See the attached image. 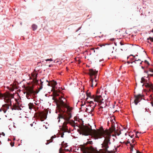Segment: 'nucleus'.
Wrapping results in <instances>:
<instances>
[{"label": "nucleus", "mask_w": 153, "mask_h": 153, "mask_svg": "<svg viewBox=\"0 0 153 153\" xmlns=\"http://www.w3.org/2000/svg\"><path fill=\"white\" fill-rule=\"evenodd\" d=\"M28 106H29V108L31 110L33 106V105L32 103H30L28 104Z\"/></svg>", "instance_id": "nucleus-22"}, {"label": "nucleus", "mask_w": 153, "mask_h": 153, "mask_svg": "<svg viewBox=\"0 0 153 153\" xmlns=\"http://www.w3.org/2000/svg\"><path fill=\"white\" fill-rule=\"evenodd\" d=\"M117 135H118V136H119V135H120V134H119L117 133Z\"/></svg>", "instance_id": "nucleus-45"}, {"label": "nucleus", "mask_w": 153, "mask_h": 153, "mask_svg": "<svg viewBox=\"0 0 153 153\" xmlns=\"http://www.w3.org/2000/svg\"><path fill=\"white\" fill-rule=\"evenodd\" d=\"M19 102L17 101H16V104H15L13 106V108L11 107V108H12V109L13 110H19L20 108V107L19 106Z\"/></svg>", "instance_id": "nucleus-13"}, {"label": "nucleus", "mask_w": 153, "mask_h": 153, "mask_svg": "<svg viewBox=\"0 0 153 153\" xmlns=\"http://www.w3.org/2000/svg\"><path fill=\"white\" fill-rule=\"evenodd\" d=\"M151 104H152V106L153 107V103L152 102H151Z\"/></svg>", "instance_id": "nucleus-41"}, {"label": "nucleus", "mask_w": 153, "mask_h": 153, "mask_svg": "<svg viewBox=\"0 0 153 153\" xmlns=\"http://www.w3.org/2000/svg\"><path fill=\"white\" fill-rule=\"evenodd\" d=\"M57 84L56 82L54 80H52L49 82L48 85L54 88Z\"/></svg>", "instance_id": "nucleus-14"}, {"label": "nucleus", "mask_w": 153, "mask_h": 153, "mask_svg": "<svg viewBox=\"0 0 153 153\" xmlns=\"http://www.w3.org/2000/svg\"><path fill=\"white\" fill-rule=\"evenodd\" d=\"M62 145L63 147H66L67 146V143H64V141H63L62 143Z\"/></svg>", "instance_id": "nucleus-24"}, {"label": "nucleus", "mask_w": 153, "mask_h": 153, "mask_svg": "<svg viewBox=\"0 0 153 153\" xmlns=\"http://www.w3.org/2000/svg\"><path fill=\"white\" fill-rule=\"evenodd\" d=\"M32 28L33 30L34 31L37 29V26L35 24H33L32 25Z\"/></svg>", "instance_id": "nucleus-20"}, {"label": "nucleus", "mask_w": 153, "mask_h": 153, "mask_svg": "<svg viewBox=\"0 0 153 153\" xmlns=\"http://www.w3.org/2000/svg\"><path fill=\"white\" fill-rule=\"evenodd\" d=\"M144 62L145 64V66H146V67H147L149 65V63L146 60H145L144 61Z\"/></svg>", "instance_id": "nucleus-21"}, {"label": "nucleus", "mask_w": 153, "mask_h": 153, "mask_svg": "<svg viewBox=\"0 0 153 153\" xmlns=\"http://www.w3.org/2000/svg\"><path fill=\"white\" fill-rule=\"evenodd\" d=\"M81 134L83 135L88 136L92 135L95 139L101 138L102 137L104 138L102 147L105 152H108L109 145L111 144L110 139L111 137V133L113 132L115 128L114 127L109 128V130H104L102 126L100 129L95 130L92 129L91 128L88 127L87 126L83 125L79 127Z\"/></svg>", "instance_id": "nucleus-1"}, {"label": "nucleus", "mask_w": 153, "mask_h": 153, "mask_svg": "<svg viewBox=\"0 0 153 153\" xmlns=\"http://www.w3.org/2000/svg\"><path fill=\"white\" fill-rule=\"evenodd\" d=\"M153 76V74L151 75V76Z\"/></svg>", "instance_id": "nucleus-52"}, {"label": "nucleus", "mask_w": 153, "mask_h": 153, "mask_svg": "<svg viewBox=\"0 0 153 153\" xmlns=\"http://www.w3.org/2000/svg\"><path fill=\"white\" fill-rule=\"evenodd\" d=\"M101 107H102V108H103V107L102 106H101Z\"/></svg>", "instance_id": "nucleus-51"}, {"label": "nucleus", "mask_w": 153, "mask_h": 153, "mask_svg": "<svg viewBox=\"0 0 153 153\" xmlns=\"http://www.w3.org/2000/svg\"><path fill=\"white\" fill-rule=\"evenodd\" d=\"M40 85L39 86V90H41V89H42V85H43V82L40 79Z\"/></svg>", "instance_id": "nucleus-23"}, {"label": "nucleus", "mask_w": 153, "mask_h": 153, "mask_svg": "<svg viewBox=\"0 0 153 153\" xmlns=\"http://www.w3.org/2000/svg\"><path fill=\"white\" fill-rule=\"evenodd\" d=\"M81 28V27H79L78 28V29L76 30V31H77L78 30H79V29H80Z\"/></svg>", "instance_id": "nucleus-38"}, {"label": "nucleus", "mask_w": 153, "mask_h": 153, "mask_svg": "<svg viewBox=\"0 0 153 153\" xmlns=\"http://www.w3.org/2000/svg\"><path fill=\"white\" fill-rule=\"evenodd\" d=\"M152 32H153V30L152 31Z\"/></svg>", "instance_id": "nucleus-48"}, {"label": "nucleus", "mask_w": 153, "mask_h": 153, "mask_svg": "<svg viewBox=\"0 0 153 153\" xmlns=\"http://www.w3.org/2000/svg\"><path fill=\"white\" fill-rule=\"evenodd\" d=\"M147 40H150L152 42H153V38H152L151 37H149V38L147 39Z\"/></svg>", "instance_id": "nucleus-27"}, {"label": "nucleus", "mask_w": 153, "mask_h": 153, "mask_svg": "<svg viewBox=\"0 0 153 153\" xmlns=\"http://www.w3.org/2000/svg\"><path fill=\"white\" fill-rule=\"evenodd\" d=\"M62 98H63L64 100H65V98L62 97H59V99L56 98L55 97H53V99L56 103H58L62 107L66 108L67 109V111L66 112H63L62 114H59L58 118L59 119L62 118L64 119L66 122L68 123L73 127H75V122L73 120L70 121L69 120L71 117V114L70 112L72 110V108H71L68 106L62 100Z\"/></svg>", "instance_id": "nucleus-2"}, {"label": "nucleus", "mask_w": 153, "mask_h": 153, "mask_svg": "<svg viewBox=\"0 0 153 153\" xmlns=\"http://www.w3.org/2000/svg\"><path fill=\"white\" fill-rule=\"evenodd\" d=\"M55 95H56V96H58V95H57V94H55Z\"/></svg>", "instance_id": "nucleus-46"}, {"label": "nucleus", "mask_w": 153, "mask_h": 153, "mask_svg": "<svg viewBox=\"0 0 153 153\" xmlns=\"http://www.w3.org/2000/svg\"><path fill=\"white\" fill-rule=\"evenodd\" d=\"M10 145L11 146L13 147V146H14V143H12V142H11L10 143Z\"/></svg>", "instance_id": "nucleus-32"}, {"label": "nucleus", "mask_w": 153, "mask_h": 153, "mask_svg": "<svg viewBox=\"0 0 153 153\" xmlns=\"http://www.w3.org/2000/svg\"><path fill=\"white\" fill-rule=\"evenodd\" d=\"M86 94L87 97H89L93 99L95 102H97L101 104L103 102L102 101L103 100V99L101 95H93L92 96L91 94V93L90 92H88V91L86 92ZM86 99L87 100L88 97Z\"/></svg>", "instance_id": "nucleus-5"}, {"label": "nucleus", "mask_w": 153, "mask_h": 153, "mask_svg": "<svg viewBox=\"0 0 153 153\" xmlns=\"http://www.w3.org/2000/svg\"><path fill=\"white\" fill-rule=\"evenodd\" d=\"M150 97H151V99L152 100V101H153V97L152 96V95H150Z\"/></svg>", "instance_id": "nucleus-34"}, {"label": "nucleus", "mask_w": 153, "mask_h": 153, "mask_svg": "<svg viewBox=\"0 0 153 153\" xmlns=\"http://www.w3.org/2000/svg\"><path fill=\"white\" fill-rule=\"evenodd\" d=\"M3 134H4L3 135H4H4H5V134H4V133H3Z\"/></svg>", "instance_id": "nucleus-50"}, {"label": "nucleus", "mask_w": 153, "mask_h": 153, "mask_svg": "<svg viewBox=\"0 0 153 153\" xmlns=\"http://www.w3.org/2000/svg\"><path fill=\"white\" fill-rule=\"evenodd\" d=\"M64 132H63L61 134V137H64Z\"/></svg>", "instance_id": "nucleus-33"}, {"label": "nucleus", "mask_w": 153, "mask_h": 153, "mask_svg": "<svg viewBox=\"0 0 153 153\" xmlns=\"http://www.w3.org/2000/svg\"><path fill=\"white\" fill-rule=\"evenodd\" d=\"M4 97V96L3 95V94L0 93V98H2Z\"/></svg>", "instance_id": "nucleus-30"}, {"label": "nucleus", "mask_w": 153, "mask_h": 153, "mask_svg": "<svg viewBox=\"0 0 153 153\" xmlns=\"http://www.w3.org/2000/svg\"><path fill=\"white\" fill-rule=\"evenodd\" d=\"M136 137L137 138H139V137L137 135V134L136 135Z\"/></svg>", "instance_id": "nucleus-42"}, {"label": "nucleus", "mask_w": 153, "mask_h": 153, "mask_svg": "<svg viewBox=\"0 0 153 153\" xmlns=\"http://www.w3.org/2000/svg\"><path fill=\"white\" fill-rule=\"evenodd\" d=\"M118 54V53L115 51L114 52L112 51V53L111 55V56H113L116 58V56Z\"/></svg>", "instance_id": "nucleus-18"}, {"label": "nucleus", "mask_w": 153, "mask_h": 153, "mask_svg": "<svg viewBox=\"0 0 153 153\" xmlns=\"http://www.w3.org/2000/svg\"><path fill=\"white\" fill-rule=\"evenodd\" d=\"M114 44L116 46H117V43L116 42H114Z\"/></svg>", "instance_id": "nucleus-40"}, {"label": "nucleus", "mask_w": 153, "mask_h": 153, "mask_svg": "<svg viewBox=\"0 0 153 153\" xmlns=\"http://www.w3.org/2000/svg\"><path fill=\"white\" fill-rule=\"evenodd\" d=\"M98 71L94 70L92 69L89 70L88 74L90 77V83L91 87H95L97 85V82L99 78L97 76Z\"/></svg>", "instance_id": "nucleus-3"}, {"label": "nucleus", "mask_w": 153, "mask_h": 153, "mask_svg": "<svg viewBox=\"0 0 153 153\" xmlns=\"http://www.w3.org/2000/svg\"><path fill=\"white\" fill-rule=\"evenodd\" d=\"M46 82H48V83L49 82H49L48 80H46Z\"/></svg>", "instance_id": "nucleus-44"}, {"label": "nucleus", "mask_w": 153, "mask_h": 153, "mask_svg": "<svg viewBox=\"0 0 153 153\" xmlns=\"http://www.w3.org/2000/svg\"><path fill=\"white\" fill-rule=\"evenodd\" d=\"M130 145L131 146V147L130 148L131 151H133V148L134 147V146L135 145V144H131V143L130 144Z\"/></svg>", "instance_id": "nucleus-25"}, {"label": "nucleus", "mask_w": 153, "mask_h": 153, "mask_svg": "<svg viewBox=\"0 0 153 153\" xmlns=\"http://www.w3.org/2000/svg\"><path fill=\"white\" fill-rule=\"evenodd\" d=\"M97 94H99V92L98 91H97Z\"/></svg>", "instance_id": "nucleus-43"}, {"label": "nucleus", "mask_w": 153, "mask_h": 153, "mask_svg": "<svg viewBox=\"0 0 153 153\" xmlns=\"http://www.w3.org/2000/svg\"><path fill=\"white\" fill-rule=\"evenodd\" d=\"M130 142L128 141L127 142V143H126V144H127L128 143H130Z\"/></svg>", "instance_id": "nucleus-36"}, {"label": "nucleus", "mask_w": 153, "mask_h": 153, "mask_svg": "<svg viewBox=\"0 0 153 153\" xmlns=\"http://www.w3.org/2000/svg\"><path fill=\"white\" fill-rule=\"evenodd\" d=\"M96 105H97L96 103H95V104L93 106V107H92L91 110V111H93L94 110V108L96 106Z\"/></svg>", "instance_id": "nucleus-26"}, {"label": "nucleus", "mask_w": 153, "mask_h": 153, "mask_svg": "<svg viewBox=\"0 0 153 153\" xmlns=\"http://www.w3.org/2000/svg\"><path fill=\"white\" fill-rule=\"evenodd\" d=\"M145 67H146L145 66L144 67V66H141V68L143 69H144V68H145Z\"/></svg>", "instance_id": "nucleus-35"}, {"label": "nucleus", "mask_w": 153, "mask_h": 153, "mask_svg": "<svg viewBox=\"0 0 153 153\" xmlns=\"http://www.w3.org/2000/svg\"><path fill=\"white\" fill-rule=\"evenodd\" d=\"M56 136L55 135H54V136H52L51 138L49 140H47V142L45 143L46 145H48L50 143L52 142L53 141V139L56 137Z\"/></svg>", "instance_id": "nucleus-16"}, {"label": "nucleus", "mask_w": 153, "mask_h": 153, "mask_svg": "<svg viewBox=\"0 0 153 153\" xmlns=\"http://www.w3.org/2000/svg\"><path fill=\"white\" fill-rule=\"evenodd\" d=\"M144 96V95L141 94H139L137 95H134L135 98L134 102L136 105H137L138 102H139L142 99V97Z\"/></svg>", "instance_id": "nucleus-8"}, {"label": "nucleus", "mask_w": 153, "mask_h": 153, "mask_svg": "<svg viewBox=\"0 0 153 153\" xmlns=\"http://www.w3.org/2000/svg\"><path fill=\"white\" fill-rule=\"evenodd\" d=\"M65 150V151L68 152L69 151V150L68 149H63L62 148H61L59 149V153H64V151Z\"/></svg>", "instance_id": "nucleus-19"}, {"label": "nucleus", "mask_w": 153, "mask_h": 153, "mask_svg": "<svg viewBox=\"0 0 153 153\" xmlns=\"http://www.w3.org/2000/svg\"><path fill=\"white\" fill-rule=\"evenodd\" d=\"M9 106L7 104H5L3 105L2 108L0 109V111L1 112L2 111H4V113H5L7 110L9 109Z\"/></svg>", "instance_id": "nucleus-9"}, {"label": "nucleus", "mask_w": 153, "mask_h": 153, "mask_svg": "<svg viewBox=\"0 0 153 153\" xmlns=\"http://www.w3.org/2000/svg\"><path fill=\"white\" fill-rule=\"evenodd\" d=\"M39 117H40V120L42 121L44 120L43 119H46L47 118V114L44 112H41L39 114Z\"/></svg>", "instance_id": "nucleus-11"}, {"label": "nucleus", "mask_w": 153, "mask_h": 153, "mask_svg": "<svg viewBox=\"0 0 153 153\" xmlns=\"http://www.w3.org/2000/svg\"><path fill=\"white\" fill-rule=\"evenodd\" d=\"M92 141H88L87 142L88 144H92Z\"/></svg>", "instance_id": "nucleus-31"}, {"label": "nucleus", "mask_w": 153, "mask_h": 153, "mask_svg": "<svg viewBox=\"0 0 153 153\" xmlns=\"http://www.w3.org/2000/svg\"><path fill=\"white\" fill-rule=\"evenodd\" d=\"M149 81L145 79L144 77L142 78L141 81V82L143 83V86L144 85L147 88L149 89V90L150 91H153V84L150 83L148 82Z\"/></svg>", "instance_id": "nucleus-7"}, {"label": "nucleus", "mask_w": 153, "mask_h": 153, "mask_svg": "<svg viewBox=\"0 0 153 153\" xmlns=\"http://www.w3.org/2000/svg\"><path fill=\"white\" fill-rule=\"evenodd\" d=\"M143 62V61H141V60L140 59H138L137 60H135L134 61H133L132 63H134L137 64H142V62Z\"/></svg>", "instance_id": "nucleus-17"}, {"label": "nucleus", "mask_w": 153, "mask_h": 153, "mask_svg": "<svg viewBox=\"0 0 153 153\" xmlns=\"http://www.w3.org/2000/svg\"><path fill=\"white\" fill-rule=\"evenodd\" d=\"M32 76L33 78V80L35 81V83H37L38 81L37 79V74L36 73H33L32 74Z\"/></svg>", "instance_id": "nucleus-15"}, {"label": "nucleus", "mask_w": 153, "mask_h": 153, "mask_svg": "<svg viewBox=\"0 0 153 153\" xmlns=\"http://www.w3.org/2000/svg\"><path fill=\"white\" fill-rule=\"evenodd\" d=\"M89 103L91 105V106H92L93 105H92V104H94L93 102L92 101H90L89 102Z\"/></svg>", "instance_id": "nucleus-29"}, {"label": "nucleus", "mask_w": 153, "mask_h": 153, "mask_svg": "<svg viewBox=\"0 0 153 153\" xmlns=\"http://www.w3.org/2000/svg\"><path fill=\"white\" fill-rule=\"evenodd\" d=\"M68 124V123L64 122L63 123V125L61 128L62 131L64 132H67L68 131V129L67 125Z\"/></svg>", "instance_id": "nucleus-10"}, {"label": "nucleus", "mask_w": 153, "mask_h": 153, "mask_svg": "<svg viewBox=\"0 0 153 153\" xmlns=\"http://www.w3.org/2000/svg\"><path fill=\"white\" fill-rule=\"evenodd\" d=\"M46 61H53V59H47L45 60Z\"/></svg>", "instance_id": "nucleus-28"}, {"label": "nucleus", "mask_w": 153, "mask_h": 153, "mask_svg": "<svg viewBox=\"0 0 153 153\" xmlns=\"http://www.w3.org/2000/svg\"><path fill=\"white\" fill-rule=\"evenodd\" d=\"M49 67H51V65H49Z\"/></svg>", "instance_id": "nucleus-49"}, {"label": "nucleus", "mask_w": 153, "mask_h": 153, "mask_svg": "<svg viewBox=\"0 0 153 153\" xmlns=\"http://www.w3.org/2000/svg\"><path fill=\"white\" fill-rule=\"evenodd\" d=\"M134 136V135H132V136L131 137V138H132L133 137V136Z\"/></svg>", "instance_id": "nucleus-47"}, {"label": "nucleus", "mask_w": 153, "mask_h": 153, "mask_svg": "<svg viewBox=\"0 0 153 153\" xmlns=\"http://www.w3.org/2000/svg\"><path fill=\"white\" fill-rule=\"evenodd\" d=\"M25 92H24V94L26 93V96L27 98L29 99H30V97H33L34 98L36 94L39 93L40 90H39V88L38 90L34 91L33 90V87L27 86L25 88Z\"/></svg>", "instance_id": "nucleus-4"}, {"label": "nucleus", "mask_w": 153, "mask_h": 153, "mask_svg": "<svg viewBox=\"0 0 153 153\" xmlns=\"http://www.w3.org/2000/svg\"><path fill=\"white\" fill-rule=\"evenodd\" d=\"M134 142H135V140H134L133 139L132 140V143H134Z\"/></svg>", "instance_id": "nucleus-39"}, {"label": "nucleus", "mask_w": 153, "mask_h": 153, "mask_svg": "<svg viewBox=\"0 0 153 153\" xmlns=\"http://www.w3.org/2000/svg\"><path fill=\"white\" fill-rule=\"evenodd\" d=\"M120 44L122 46L121 49L122 51H125L127 50L128 46L126 44H124L122 42H120Z\"/></svg>", "instance_id": "nucleus-12"}, {"label": "nucleus", "mask_w": 153, "mask_h": 153, "mask_svg": "<svg viewBox=\"0 0 153 153\" xmlns=\"http://www.w3.org/2000/svg\"><path fill=\"white\" fill-rule=\"evenodd\" d=\"M114 38H112L111 39V41H114Z\"/></svg>", "instance_id": "nucleus-37"}, {"label": "nucleus", "mask_w": 153, "mask_h": 153, "mask_svg": "<svg viewBox=\"0 0 153 153\" xmlns=\"http://www.w3.org/2000/svg\"><path fill=\"white\" fill-rule=\"evenodd\" d=\"M81 150L83 153H100L91 146L88 147L83 146L81 148Z\"/></svg>", "instance_id": "nucleus-6"}]
</instances>
